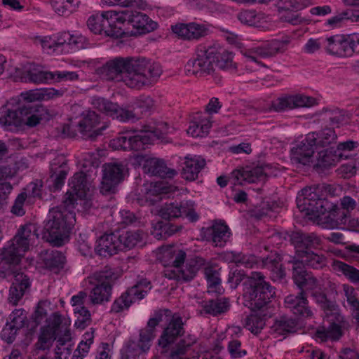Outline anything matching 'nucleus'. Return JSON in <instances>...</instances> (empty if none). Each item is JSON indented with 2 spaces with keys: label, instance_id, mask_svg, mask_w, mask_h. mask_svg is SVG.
Segmentation results:
<instances>
[{
  "label": "nucleus",
  "instance_id": "28",
  "mask_svg": "<svg viewBox=\"0 0 359 359\" xmlns=\"http://www.w3.org/2000/svg\"><path fill=\"white\" fill-rule=\"evenodd\" d=\"M69 167L67 160L63 155H58L50 163V178L55 190L60 189L65 183Z\"/></svg>",
  "mask_w": 359,
  "mask_h": 359
},
{
  "label": "nucleus",
  "instance_id": "29",
  "mask_svg": "<svg viewBox=\"0 0 359 359\" xmlns=\"http://www.w3.org/2000/svg\"><path fill=\"white\" fill-rule=\"evenodd\" d=\"M292 278L294 282L301 290H304V287L306 290L312 292L318 291L317 289L321 290L317 278L308 273L303 266H300L298 262H293Z\"/></svg>",
  "mask_w": 359,
  "mask_h": 359
},
{
  "label": "nucleus",
  "instance_id": "46",
  "mask_svg": "<svg viewBox=\"0 0 359 359\" xmlns=\"http://www.w3.org/2000/svg\"><path fill=\"white\" fill-rule=\"evenodd\" d=\"M215 64L216 67L221 70L234 72L237 69V65L233 61V55L231 53L223 50L218 52L214 48Z\"/></svg>",
  "mask_w": 359,
  "mask_h": 359
},
{
  "label": "nucleus",
  "instance_id": "13",
  "mask_svg": "<svg viewBox=\"0 0 359 359\" xmlns=\"http://www.w3.org/2000/svg\"><path fill=\"white\" fill-rule=\"evenodd\" d=\"M118 26L127 24L135 31L130 32V35H140L150 32L156 28L157 24L149 19L148 15L141 12L132 10H125L116 12Z\"/></svg>",
  "mask_w": 359,
  "mask_h": 359
},
{
  "label": "nucleus",
  "instance_id": "35",
  "mask_svg": "<svg viewBox=\"0 0 359 359\" xmlns=\"http://www.w3.org/2000/svg\"><path fill=\"white\" fill-rule=\"evenodd\" d=\"M205 163V160L200 156H186L182 163V177L186 180H195Z\"/></svg>",
  "mask_w": 359,
  "mask_h": 359
},
{
  "label": "nucleus",
  "instance_id": "30",
  "mask_svg": "<svg viewBox=\"0 0 359 359\" xmlns=\"http://www.w3.org/2000/svg\"><path fill=\"white\" fill-rule=\"evenodd\" d=\"M172 32L184 39H198L210 33L209 28L203 24H180L172 27Z\"/></svg>",
  "mask_w": 359,
  "mask_h": 359
},
{
  "label": "nucleus",
  "instance_id": "3",
  "mask_svg": "<svg viewBox=\"0 0 359 359\" xmlns=\"http://www.w3.org/2000/svg\"><path fill=\"white\" fill-rule=\"evenodd\" d=\"M184 332L182 318L173 316L158 340V344L163 352L170 351L172 359L187 353L197 341V338L192 334H187L177 341Z\"/></svg>",
  "mask_w": 359,
  "mask_h": 359
},
{
  "label": "nucleus",
  "instance_id": "63",
  "mask_svg": "<svg viewBox=\"0 0 359 359\" xmlns=\"http://www.w3.org/2000/svg\"><path fill=\"white\" fill-rule=\"evenodd\" d=\"M9 323L17 328H22L27 320V312L22 309H15L8 316Z\"/></svg>",
  "mask_w": 359,
  "mask_h": 359
},
{
  "label": "nucleus",
  "instance_id": "8",
  "mask_svg": "<svg viewBox=\"0 0 359 359\" xmlns=\"http://www.w3.org/2000/svg\"><path fill=\"white\" fill-rule=\"evenodd\" d=\"M116 11H109L101 14L89 17L87 26L95 34H104L107 36L119 38L128 35L121 26H118Z\"/></svg>",
  "mask_w": 359,
  "mask_h": 359
},
{
  "label": "nucleus",
  "instance_id": "16",
  "mask_svg": "<svg viewBox=\"0 0 359 359\" xmlns=\"http://www.w3.org/2000/svg\"><path fill=\"white\" fill-rule=\"evenodd\" d=\"M124 170L125 167L122 163H104L102 166L100 193L103 195L114 193L116 186L123 180Z\"/></svg>",
  "mask_w": 359,
  "mask_h": 359
},
{
  "label": "nucleus",
  "instance_id": "61",
  "mask_svg": "<svg viewBox=\"0 0 359 359\" xmlns=\"http://www.w3.org/2000/svg\"><path fill=\"white\" fill-rule=\"evenodd\" d=\"M204 275L208 283V287L212 292L220 293L221 280L218 271L212 266H207L204 269Z\"/></svg>",
  "mask_w": 359,
  "mask_h": 359
},
{
  "label": "nucleus",
  "instance_id": "54",
  "mask_svg": "<svg viewBox=\"0 0 359 359\" xmlns=\"http://www.w3.org/2000/svg\"><path fill=\"white\" fill-rule=\"evenodd\" d=\"M55 12L61 16H68L73 13L77 6L78 1L74 0H50Z\"/></svg>",
  "mask_w": 359,
  "mask_h": 359
},
{
  "label": "nucleus",
  "instance_id": "5",
  "mask_svg": "<svg viewBox=\"0 0 359 359\" xmlns=\"http://www.w3.org/2000/svg\"><path fill=\"white\" fill-rule=\"evenodd\" d=\"M264 278L260 272H252L248 280L249 287L243 294L244 305L254 312L264 313L275 295V289Z\"/></svg>",
  "mask_w": 359,
  "mask_h": 359
},
{
  "label": "nucleus",
  "instance_id": "24",
  "mask_svg": "<svg viewBox=\"0 0 359 359\" xmlns=\"http://www.w3.org/2000/svg\"><path fill=\"white\" fill-rule=\"evenodd\" d=\"M330 325L327 328L320 327L316 332V337L321 341L328 339L338 340L343 334L341 323L344 316L337 311V313H332L326 316Z\"/></svg>",
  "mask_w": 359,
  "mask_h": 359
},
{
  "label": "nucleus",
  "instance_id": "21",
  "mask_svg": "<svg viewBox=\"0 0 359 359\" xmlns=\"http://www.w3.org/2000/svg\"><path fill=\"white\" fill-rule=\"evenodd\" d=\"M290 238L291 243L295 248L297 257L312 249L318 248L321 243L320 237L314 233L297 231L292 232Z\"/></svg>",
  "mask_w": 359,
  "mask_h": 359
},
{
  "label": "nucleus",
  "instance_id": "52",
  "mask_svg": "<svg viewBox=\"0 0 359 359\" xmlns=\"http://www.w3.org/2000/svg\"><path fill=\"white\" fill-rule=\"evenodd\" d=\"M311 296L324 311L326 316H330L332 313H337V311H339L338 306L335 302L328 299L324 292L319 290L312 292Z\"/></svg>",
  "mask_w": 359,
  "mask_h": 359
},
{
  "label": "nucleus",
  "instance_id": "33",
  "mask_svg": "<svg viewBox=\"0 0 359 359\" xmlns=\"http://www.w3.org/2000/svg\"><path fill=\"white\" fill-rule=\"evenodd\" d=\"M119 244L117 234L104 233L97 239L95 251L100 256L110 257L121 250Z\"/></svg>",
  "mask_w": 359,
  "mask_h": 359
},
{
  "label": "nucleus",
  "instance_id": "62",
  "mask_svg": "<svg viewBox=\"0 0 359 359\" xmlns=\"http://www.w3.org/2000/svg\"><path fill=\"white\" fill-rule=\"evenodd\" d=\"M227 349L232 358H241L247 354L246 349L238 339L231 340L228 344Z\"/></svg>",
  "mask_w": 359,
  "mask_h": 359
},
{
  "label": "nucleus",
  "instance_id": "2",
  "mask_svg": "<svg viewBox=\"0 0 359 359\" xmlns=\"http://www.w3.org/2000/svg\"><path fill=\"white\" fill-rule=\"evenodd\" d=\"M297 206L309 220L323 228L334 229L346 224L351 217L339 205L318 198L315 189H302L297 197Z\"/></svg>",
  "mask_w": 359,
  "mask_h": 359
},
{
  "label": "nucleus",
  "instance_id": "59",
  "mask_svg": "<svg viewBox=\"0 0 359 359\" xmlns=\"http://www.w3.org/2000/svg\"><path fill=\"white\" fill-rule=\"evenodd\" d=\"M226 259L235 263L237 266L245 268H252L256 264L255 257L252 255H245L242 253L229 252L226 255Z\"/></svg>",
  "mask_w": 359,
  "mask_h": 359
},
{
  "label": "nucleus",
  "instance_id": "32",
  "mask_svg": "<svg viewBox=\"0 0 359 359\" xmlns=\"http://www.w3.org/2000/svg\"><path fill=\"white\" fill-rule=\"evenodd\" d=\"M144 172L162 178H172L177 175L175 169L168 168L163 159L149 158L143 165Z\"/></svg>",
  "mask_w": 359,
  "mask_h": 359
},
{
  "label": "nucleus",
  "instance_id": "31",
  "mask_svg": "<svg viewBox=\"0 0 359 359\" xmlns=\"http://www.w3.org/2000/svg\"><path fill=\"white\" fill-rule=\"evenodd\" d=\"M317 149L315 143L309 141V134L305 139L292 149V161L294 163L308 165L313 158L314 150Z\"/></svg>",
  "mask_w": 359,
  "mask_h": 359
},
{
  "label": "nucleus",
  "instance_id": "43",
  "mask_svg": "<svg viewBox=\"0 0 359 359\" xmlns=\"http://www.w3.org/2000/svg\"><path fill=\"white\" fill-rule=\"evenodd\" d=\"M332 269L344 276L351 283L359 284V270L340 260L334 259L332 263Z\"/></svg>",
  "mask_w": 359,
  "mask_h": 359
},
{
  "label": "nucleus",
  "instance_id": "22",
  "mask_svg": "<svg viewBox=\"0 0 359 359\" xmlns=\"http://www.w3.org/2000/svg\"><path fill=\"white\" fill-rule=\"evenodd\" d=\"M266 173L262 166L245 167L234 170L229 177L233 185H243L244 183H256L264 181Z\"/></svg>",
  "mask_w": 359,
  "mask_h": 359
},
{
  "label": "nucleus",
  "instance_id": "51",
  "mask_svg": "<svg viewBox=\"0 0 359 359\" xmlns=\"http://www.w3.org/2000/svg\"><path fill=\"white\" fill-rule=\"evenodd\" d=\"M262 313V316L258 313H252L247 316L243 320L244 327L255 334L259 333L265 326L266 317L267 316L266 313Z\"/></svg>",
  "mask_w": 359,
  "mask_h": 359
},
{
  "label": "nucleus",
  "instance_id": "15",
  "mask_svg": "<svg viewBox=\"0 0 359 359\" xmlns=\"http://www.w3.org/2000/svg\"><path fill=\"white\" fill-rule=\"evenodd\" d=\"M101 123L99 115L93 111H86L81 114V120L79 121L77 128L85 140H95L97 137L103 134V131L108 128L107 123Z\"/></svg>",
  "mask_w": 359,
  "mask_h": 359
},
{
  "label": "nucleus",
  "instance_id": "34",
  "mask_svg": "<svg viewBox=\"0 0 359 359\" xmlns=\"http://www.w3.org/2000/svg\"><path fill=\"white\" fill-rule=\"evenodd\" d=\"M324 46L330 55L339 57H350L346 34H337L325 39Z\"/></svg>",
  "mask_w": 359,
  "mask_h": 359
},
{
  "label": "nucleus",
  "instance_id": "44",
  "mask_svg": "<svg viewBox=\"0 0 359 359\" xmlns=\"http://www.w3.org/2000/svg\"><path fill=\"white\" fill-rule=\"evenodd\" d=\"M323 118L332 126L339 127L347 123L351 119V114L346 111L339 109H325Z\"/></svg>",
  "mask_w": 359,
  "mask_h": 359
},
{
  "label": "nucleus",
  "instance_id": "64",
  "mask_svg": "<svg viewBox=\"0 0 359 359\" xmlns=\"http://www.w3.org/2000/svg\"><path fill=\"white\" fill-rule=\"evenodd\" d=\"M160 216L164 219H170L180 217V211L178 208V203H171L165 204L159 210Z\"/></svg>",
  "mask_w": 359,
  "mask_h": 359
},
{
  "label": "nucleus",
  "instance_id": "53",
  "mask_svg": "<svg viewBox=\"0 0 359 359\" xmlns=\"http://www.w3.org/2000/svg\"><path fill=\"white\" fill-rule=\"evenodd\" d=\"M56 337L53 335L50 329H41L37 342L35 344L34 352L36 355H41L40 351L47 353Z\"/></svg>",
  "mask_w": 359,
  "mask_h": 359
},
{
  "label": "nucleus",
  "instance_id": "10",
  "mask_svg": "<svg viewBox=\"0 0 359 359\" xmlns=\"http://www.w3.org/2000/svg\"><path fill=\"white\" fill-rule=\"evenodd\" d=\"M185 68L189 75L196 77L213 75L216 70L214 48L197 49L194 57L187 62Z\"/></svg>",
  "mask_w": 359,
  "mask_h": 359
},
{
  "label": "nucleus",
  "instance_id": "25",
  "mask_svg": "<svg viewBox=\"0 0 359 359\" xmlns=\"http://www.w3.org/2000/svg\"><path fill=\"white\" fill-rule=\"evenodd\" d=\"M16 72L22 81L35 84L49 83L53 78L52 72L45 71L41 66L34 63L28 64L23 70H17Z\"/></svg>",
  "mask_w": 359,
  "mask_h": 359
},
{
  "label": "nucleus",
  "instance_id": "9",
  "mask_svg": "<svg viewBox=\"0 0 359 359\" xmlns=\"http://www.w3.org/2000/svg\"><path fill=\"white\" fill-rule=\"evenodd\" d=\"M162 313L158 312L149 320L147 326L140 332L137 344L135 342L130 343L123 351L121 359H134L141 353H145L150 348L151 341L156 336V327L162 320Z\"/></svg>",
  "mask_w": 359,
  "mask_h": 359
},
{
  "label": "nucleus",
  "instance_id": "49",
  "mask_svg": "<svg viewBox=\"0 0 359 359\" xmlns=\"http://www.w3.org/2000/svg\"><path fill=\"white\" fill-rule=\"evenodd\" d=\"M297 326V323L295 320L287 317H280L274 322L271 330L278 335H285L296 332Z\"/></svg>",
  "mask_w": 359,
  "mask_h": 359
},
{
  "label": "nucleus",
  "instance_id": "26",
  "mask_svg": "<svg viewBox=\"0 0 359 359\" xmlns=\"http://www.w3.org/2000/svg\"><path fill=\"white\" fill-rule=\"evenodd\" d=\"M87 293L81 291L76 295L72 297V306L74 313L76 315L75 326L79 329H84L91 322V315L88 309L84 306L87 301Z\"/></svg>",
  "mask_w": 359,
  "mask_h": 359
},
{
  "label": "nucleus",
  "instance_id": "40",
  "mask_svg": "<svg viewBox=\"0 0 359 359\" xmlns=\"http://www.w3.org/2000/svg\"><path fill=\"white\" fill-rule=\"evenodd\" d=\"M206 234L209 236L215 246H223L230 237V231L227 225L224 223H215L206 229Z\"/></svg>",
  "mask_w": 359,
  "mask_h": 359
},
{
  "label": "nucleus",
  "instance_id": "50",
  "mask_svg": "<svg viewBox=\"0 0 359 359\" xmlns=\"http://www.w3.org/2000/svg\"><path fill=\"white\" fill-rule=\"evenodd\" d=\"M343 291L348 306L355 318L359 321V297L355 289L348 284L343 285Z\"/></svg>",
  "mask_w": 359,
  "mask_h": 359
},
{
  "label": "nucleus",
  "instance_id": "60",
  "mask_svg": "<svg viewBox=\"0 0 359 359\" xmlns=\"http://www.w3.org/2000/svg\"><path fill=\"white\" fill-rule=\"evenodd\" d=\"M187 255L182 250L177 248H169L163 252V257L170 259L172 269L181 267L184 264Z\"/></svg>",
  "mask_w": 359,
  "mask_h": 359
},
{
  "label": "nucleus",
  "instance_id": "27",
  "mask_svg": "<svg viewBox=\"0 0 359 359\" xmlns=\"http://www.w3.org/2000/svg\"><path fill=\"white\" fill-rule=\"evenodd\" d=\"M285 304L286 308L289 309L295 316L302 318H310L313 316L304 290H301L297 295L287 296L285 299Z\"/></svg>",
  "mask_w": 359,
  "mask_h": 359
},
{
  "label": "nucleus",
  "instance_id": "11",
  "mask_svg": "<svg viewBox=\"0 0 359 359\" xmlns=\"http://www.w3.org/2000/svg\"><path fill=\"white\" fill-rule=\"evenodd\" d=\"M7 274L12 275L13 280L9 288L8 302L12 306H17L22 297L29 292L32 282L29 277L25 274L20 269H18V264L6 263Z\"/></svg>",
  "mask_w": 359,
  "mask_h": 359
},
{
  "label": "nucleus",
  "instance_id": "12",
  "mask_svg": "<svg viewBox=\"0 0 359 359\" xmlns=\"http://www.w3.org/2000/svg\"><path fill=\"white\" fill-rule=\"evenodd\" d=\"M97 284L92 289L89 294V301L92 304H102L109 302L111 295L112 285L118 278L112 269L106 268L95 274Z\"/></svg>",
  "mask_w": 359,
  "mask_h": 359
},
{
  "label": "nucleus",
  "instance_id": "1",
  "mask_svg": "<svg viewBox=\"0 0 359 359\" xmlns=\"http://www.w3.org/2000/svg\"><path fill=\"white\" fill-rule=\"evenodd\" d=\"M107 81H122L127 87L140 90L152 86L162 74L159 63L144 57H116L96 69Z\"/></svg>",
  "mask_w": 359,
  "mask_h": 359
},
{
  "label": "nucleus",
  "instance_id": "38",
  "mask_svg": "<svg viewBox=\"0 0 359 359\" xmlns=\"http://www.w3.org/2000/svg\"><path fill=\"white\" fill-rule=\"evenodd\" d=\"M41 259L45 266L54 273H58L64 268L66 258L58 250H44L41 252Z\"/></svg>",
  "mask_w": 359,
  "mask_h": 359
},
{
  "label": "nucleus",
  "instance_id": "19",
  "mask_svg": "<svg viewBox=\"0 0 359 359\" xmlns=\"http://www.w3.org/2000/svg\"><path fill=\"white\" fill-rule=\"evenodd\" d=\"M316 104V99L302 94L285 95L273 101L269 110L282 111L299 107H310Z\"/></svg>",
  "mask_w": 359,
  "mask_h": 359
},
{
  "label": "nucleus",
  "instance_id": "45",
  "mask_svg": "<svg viewBox=\"0 0 359 359\" xmlns=\"http://www.w3.org/2000/svg\"><path fill=\"white\" fill-rule=\"evenodd\" d=\"M181 226L168 222L159 221L153 226L151 234L158 240H164L178 232Z\"/></svg>",
  "mask_w": 359,
  "mask_h": 359
},
{
  "label": "nucleus",
  "instance_id": "56",
  "mask_svg": "<svg viewBox=\"0 0 359 359\" xmlns=\"http://www.w3.org/2000/svg\"><path fill=\"white\" fill-rule=\"evenodd\" d=\"M262 262L264 266L271 271V278L273 280L281 279L285 276V271L282 268L279 257H267L263 259Z\"/></svg>",
  "mask_w": 359,
  "mask_h": 359
},
{
  "label": "nucleus",
  "instance_id": "48",
  "mask_svg": "<svg viewBox=\"0 0 359 359\" xmlns=\"http://www.w3.org/2000/svg\"><path fill=\"white\" fill-rule=\"evenodd\" d=\"M229 306L228 299L222 298L205 302L202 307L205 313L217 316L226 312L229 309Z\"/></svg>",
  "mask_w": 359,
  "mask_h": 359
},
{
  "label": "nucleus",
  "instance_id": "39",
  "mask_svg": "<svg viewBox=\"0 0 359 359\" xmlns=\"http://www.w3.org/2000/svg\"><path fill=\"white\" fill-rule=\"evenodd\" d=\"M337 136L334 129L326 128L318 132L309 133V141L315 143L317 149L329 147L336 142Z\"/></svg>",
  "mask_w": 359,
  "mask_h": 359
},
{
  "label": "nucleus",
  "instance_id": "57",
  "mask_svg": "<svg viewBox=\"0 0 359 359\" xmlns=\"http://www.w3.org/2000/svg\"><path fill=\"white\" fill-rule=\"evenodd\" d=\"M359 147V143L356 141L348 140L340 142L334 150L339 161L348 159L353 156V152Z\"/></svg>",
  "mask_w": 359,
  "mask_h": 359
},
{
  "label": "nucleus",
  "instance_id": "36",
  "mask_svg": "<svg viewBox=\"0 0 359 359\" xmlns=\"http://www.w3.org/2000/svg\"><path fill=\"white\" fill-rule=\"evenodd\" d=\"M211 126V117L198 113L189 122L187 132L194 137H204L208 134Z\"/></svg>",
  "mask_w": 359,
  "mask_h": 359
},
{
  "label": "nucleus",
  "instance_id": "14",
  "mask_svg": "<svg viewBox=\"0 0 359 359\" xmlns=\"http://www.w3.org/2000/svg\"><path fill=\"white\" fill-rule=\"evenodd\" d=\"M151 289V284L150 281L147 279L140 280L115 299L110 311L118 313L128 309L133 303L142 299Z\"/></svg>",
  "mask_w": 359,
  "mask_h": 359
},
{
  "label": "nucleus",
  "instance_id": "7",
  "mask_svg": "<svg viewBox=\"0 0 359 359\" xmlns=\"http://www.w3.org/2000/svg\"><path fill=\"white\" fill-rule=\"evenodd\" d=\"M38 238L36 226L33 224L22 226L11 243L1 252L2 260L6 263L20 262L24 253L29 250L32 241Z\"/></svg>",
  "mask_w": 359,
  "mask_h": 359
},
{
  "label": "nucleus",
  "instance_id": "58",
  "mask_svg": "<svg viewBox=\"0 0 359 359\" xmlns=\"http://www.w3.org/2000/svg\"><path fill=\"white\" fill-rule=\"evenodd\" d=\"M93 332H87L83 335L82 340L74 351L72 359H83L88 353L91 344L93 342Z\"/></svg>",
  "mask_w": 359,
  "mask_h": 359
},
{
  "label": "nucleus",
  "instance_id": "18",
  "mask_svg": "<svg viewBox=\"0 0 359 359\" xmlns=\"http://www.w3.org/2000/svg\"><path fill=\"white\" fill-rule=\"evenodd\" d=\"M22 127L33 128L50 117L49 110L38 103H25L19 107Z\"/></svg>",
  "mask_w": 359,
  "mask_h": 359
},
{
  "label": "nucleus",
  "instance_id": "41",
  "mask_svg": "<svg viewBox=\"0 0 359 359\" xmlns=\"http://www.w3.org/2000/svg\"><path fill=\"white\" fill-rule=\"evenodd\" d=\"M20 109L16 110L3 108L0 111V124L8 130L22 127Z\"/></svg>",
  "mask_w": 359,
  "mask_h": 359
},
{
  "label": "nucleus",
  "instance_id": "55",
  "mask_svg": "<svg viewBox=\"0 0 359 359\" xmlns=\"http://www.w3.org/2000/svg\"><path fill=\"white\" fill-rule=\"evenodd\" d=\"M339 161L334 151L324 149L318 152L316 165L327 168L335 165Z\"/></svg>",
  "mask_w": 359,
  "mask_h": 359
},
{
  "label": "nucleus",
  "instance_id": "23",
  "mask_svg": "<svg viewBox=\"0 0 359 359\" xmlns=\"http://www.w3.org/2000/svg\"><path fill=\"white\" fill-rule=\"evenodd\" d=\"M69 186L72 191L66 194L64 204L67 208H73L77 198H85L89 190L86 174L83 172H76L70 180Z\"/></svg>",
  "mask_w": 359,
  "mask_h": 359
},
{
  "label": "nucleus",
  "instance_id": "20",
  "mask_svg": "<svg viewBox=\"0 0 359 359\" xmlns=\"http://www.w3.org/2000/svg\"><path fill=\"white\" fill-rule=\"evenodd\" d=\"M92 105L95 109L120 121H128L136 118V114L133 111L123 109L117 104L102 97H93Z\"/></svg>",
  "mask_w": 359,
  "mask_h": 359
},
{
  "label": "nucleus",
  "instance_id": "17",
  "mask_svg": "<svg viewBox=\"0 0 359 359\" xmlns=\"http://www.w3.org/2000/svg\"><path fill=\"white\" fill-rule=\"evenodd\" d=\"M290 42L287 37L282 39L272 40L262 46H258L246 50L243 55L250 60L259 62V57H267L276 55L278 53H283Z\"/></svg>",
  "mask_w": 359,
  "mask_h": 359
},
{
  "label": "nucleus",
  "instance_id": "6",
  "mask_svg": "<svg viewBox=\"0 0 359 359\" xmlns=\"http://www.w3.org/2000/svg\"><path fill=\"white\" fill-rule=\"evenodd\" d=\"M127 131L111 141L116 149L142 151L153 144L155 140H163L164 134L154 127L144 126L139 134Z\"/></svg>",
  "mask_w": 359,
  "mask_h": 359
},
{
  "label": "nucleus",
  "instance_id": "47",
  "mask_svg": "<svg viewBox=\"0 0 359 359\" xmlns=\"http://www.w3.org/2000/svg\"><path fill=\"white\" fill-rule=\"evenodd\" d=\"M118 241H120V250H129L134 248L142 240L143 231L140 230L135 231H128L118 235Z\"/></svg>",
  "mask_w": 359,
  "mask_h": 359
},
{
  "label": "nucleus",
  "instance_id": "37",
  "mask_svg": "<svg viewBox=\"0 0 359 359\" xmlns=\"http://www.w3.org/2000/svg\"><path fill=\"white\" fill-rule=\"evenodd\" d=\"M198 270V262L191 260L184 267L167 269L165 276L169 279H176L178 281H189L194 278Z\"/></svg>",
  "mask_w": 359,
  "mask_h": 359
},
{
  "label": "nucleus",
  "instance_id": "4",
  "mask_svg": "<svg viewBox=\"0 0 359 359\" xmlns=\"http://www.w3.org/2000/svg\"><path fill=\"white\" fill-rule=\"evenodd\" d=\"M67 208H52L43 227V238L53 246H62L67 241L71 227L75 222V214Z\"/></svg>",
  "mask_w": 359,
  "mask_h": 359
},
{
  "label": "nucleus",
  "instance_id": "42",
  "mask_svg": "<svg viewBox=\"0 0 359 359\" xmlns=\"http://www.w3.org/2000/svg\"><path fill=\"white\" fill-rule=\"evenodd\" d=\"M295 262H298L300 264V266H302V264H304L312 269H320L327 264V258L324 255L314 252L312 250L303 254Z\"/></svg>",
  "mask_w": 359,
  "mask_h": 359
}]
</instances>
